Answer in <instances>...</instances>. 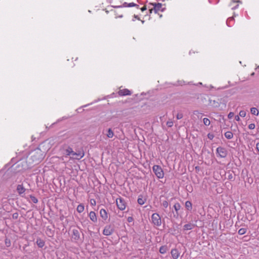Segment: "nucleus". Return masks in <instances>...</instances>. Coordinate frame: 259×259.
Instances as JSON below:
<instances>
[{
    "label": "nucleus",
    "instance_id": "1",
    "mask_svg": "<svg viewBox=\"0 0 259 259\" xmlns=\"http://www.w3.org/2000/svg\"><path fill=\"white\" fill-rule=\"evenodd\" d=\"M44 153L39 148L30 153V157L27 160L29 163L36 165L40 163L44 158Z\"/></svg>",
    "mask_w": 259,
    "mask_h": 259
},
{
    "label": "nucleus",
    "instance_id": "2",
    "mask_svg": "<svg viewBox=\"0 0 259 259\" xmlns=\"http://www.w3.org/2000/svg\"><path fill=\"white\" fill-rule=\"evenodd\" d=\"M152 169L155 176L158 179H162L164 177V172L161 167L158 165H154Z\"/></svg>",
    "mask_w": 259,
    "mask_h": 259
},
{
    "label": "nucleus",
    "instance_id": "3",
    "mask_svg": "<svg viewBox=\"0 0 259 259\" xmlns=\"http://www.w3.org/2000/svg\"><path fill=\"white\" fill-rule=\"evenodd\" d=\"M216 154L218 157L226 158L228 155V151L226 148L220 146L216 149Z\"/></svg>",
    "mask_w": 259,
    "mask_h": 259
},
{
    "label": "nucleus",
    "instance_id": "4",
    "mask_svg": "<svg viewBox=\"0 0 259 259\" xmlns=\"http://www.w3.org/2000/svg\"><path fill=\"white\" fill-rule=\"evenodd\" d=\"M115 231V227L114 225L109 224L104 227L103 231V235L105 236H109L112 234Z\"/></svg>",
    "mask_w": 259,
    "mask_h": 259
},
{
    "label": "nucleus",
    "instance_id": "5",
    "mask_svg": "<svg viewBox=\"0 0 259 259\" xmlns=\"http://www.w3.org/2000/svg\"><path fill=\"white\" fill-rule=\"evenodd\" d=\"M152 223L154 225L160 226L161 225V219L159 214L157 213H153L151 216Z\"/></svg>",
    "mask_w": 259,
    "mask_h": 259
},
{
    "label": "nucleus",
    "instance_id": "6",
    "mask_svg": "<svg viewBox=\"0 0 259 259\" xmlns=\"http://www.w3.org/2000/svg\"><path fill=\"white\" fill-rule=\"evenodd\" d=\"M116 202L117 206L119 209L120 210H123L125 209L126 203L123 198L119 197L118 198H117Z\"/></svg>",
    "mask_w": 259,
    "mask_h": 259
},
{
    "label": "nucleus",
    "instance_id": "7",
    "mask_svg": "<svg viewBox=\"0 0 259 259\" xmlns=\"http://www.w3.org/2000/svg\"><path fill=\"white\" fill-rule=\"evenodd\" d=\"M71 238L75 242H77L79 241H82V240L80 238L79 232L77 229H74L72 230Z\"/></svg>",
    "mask_w": 259,
    "mask_h": 259
},
{
    "label": "nucleus",
    "instance_id": "8",
    "mask_svg": "<svg viewBox=\"0 0 259 259\" xmlns=\"http://www.w3.org/2000/svg\"><path fill=\"white\" fill-rule=\"evenodd\" d=\"M114 8H120L122 7H135L137 9H139V5L135 4L134 3H127L126 2H124L122 5L120 6H112Z\"/></svg>",
    "mask_w": 259,
    "mask_h": 259
},
{
    "label": "nucleus",
    "instance_id": "9",
    "mask_svg": "<svg viewBox=\"0 0 259 259\" xmlns=\"http://www.w3.org/2000/svg\"><path fill=\"white\" fill-rule=\"evenodd\" d=\"M84 155L83 151L79 150L77 152H73L71 157L73 159L79 160L82 158Z\"/></svg>",
    "mask_w": 259,
    "mask_h": 259
},
{
    "label": "nucleus",
    "instance_id": "10",
    "mask_svg": "<svg viewBox=\"0 0 259 259\" xmlns=\"http://www.w3.org/2000/svg\"><path fill=\"white\" fill-rule=\"evenodd\" d=\"M100 216L104 221H106L108 218V213L107 211L104 209L102 208L100 210Z\"/></svg>",
    "mask_w": 259,
    "mask_h": 259
},
{
    "label": "nucleus",
    "instance_id": "11",
    "mask_svg": "<svg viewBox=\"0 0 259 259\" xmlns=\"http://www.w3.org/2000/svg\"><path fill=\"white\" fill-rule=\"evenodd\" d=\"M16 190L18 194L22 196L26 189L25 188L23 184H19L17 185Z\"/></svg>",
    "mask_w": 259,
    "mask_h": 259
},
{
    "label": "nucleus",
    "instance_id": "12",
    "mask_svg": "<svg viewBox=\"0 0 259 259\" xmlns=\"http://www.w3.org/2000/svg\"><path fill=\"white\" fill-rule=\"evenodd\" d=\"M221 103L219 102V99L217 100H213L211 99H209V103L208 105L210 106H212L214 108H218L220 107Z\"/></svg>",
    "mask_w": 259,
    "mask_h": 259
},
{
    "label": "nucleus",
    "instance_id": "13",
    "mask_svg": "<svg viewBox=\"0 0 259 259\" xmlns=\"http://www.w3.org/2000/svg\"><path fill=\"white\" fill-rule=\"evenodd\" d=\"M63 149L64 150V154L66 155L67 156L71 155L72 156L74 152L72 148H71L70 146H68L65 145L63 146Z\"/></svg>",
    "mask_w": 259,
    "mask_h": 259
},
{
    "label": "nucleus",
    "instance_id": "14",
    "mask_svg": "<svg viewBox=\"0 0 259 259\" xmlns=\"http://www.w3.org/2000/svg\"><path fill=\"white\" fill-rule=\"evenodd\" d=\"M118 94L120 96H129L132 94V92L127 89H124L122 90H120Z\"/></svg>",
    "mask_w": 259,
    "mask_h": 259
},
{
    "label": "nucleus",
    "instance_id": "15",
    "mask_svg": "<svg viewBox=\"0 0 259 259\" xmlns=\"http://www.w3.org/2000/svg\"><path fill=\"white\" fill-rule=\"evenodd\" d=\"M150 5L153 6V11L155 13H157L159 11H160V9L162 7V4L158 3H150Z\"/></svg>",
    "mask_w": 259,
    "mask_h": 259
},
{
    "label": "nucleus",
    "instance_id": "16",
    "mask_svg": "<svg viewBox=\"0 0 259 259\" xmlns=\"http://www.w3.org/2000/svg\"><path fill=\"white\" fill-rule=\"evenodd\" d=\"M89 217L91 221H92L93 223H96L98 222L97 216L96 213L93 211H91L89 214Z\"/></svg>",
    "mask_w": 259,
    "mask_h": 259
},
{
    "label": "nucleus",
    "instance_id": "17",
    "mask_svg": "<svg viewBox=\"0 0 259 259\" xmlns=\"http://www.w3.org/2000/svg\"><path fill=\"white\" fill-rule=\"evenodd\" d=\"M170 253H171L172 257L174 259H177L180 255V252H179V250H178V249H177L176 248L172 249L171 250Z\"/></svg>",
    "mask_w": 259,
    "mask_h": 259
},
{
    "label": "nucleus",
    "instance_id": "18",
    "mask_svg": "<svg viewBox=\"0 0 259 259\" xmlns=\"http://www.w3.org/2000/svg\"><path fill=\"white\" fill-rule=\"evenodd\" d=\"M196 225L191 223L185 224L183 226V229L184 231L191 230L196 227Z\"/></svg>",
    "mask_w": 259,
    "mask_h": 259
},
{
    "label": "nucleus",
    "instance_id": "19",
    "mask_svg": "<svg viewBox=\"0 0 259 259\" xmlns=\"http://www.w3.org/2000/svg\"><path fill=\"white\" fill-rule=\"evenodd\" d=\"M146 201V198H144L142 195H140L138 197L137 202L139 204L142 205L144 204Z\"/></svg>",
    "mask_w": 259,
    "mask_h": 259
},
{
    "label": "nucleus",
    "instance_id": "20",
    "mask_svg": "<svg viewBox=\"0 0 259 259\" xmlns=\"http://www.w3.org/2000/svg\"><path fill=\"white\" fill-rule=\"evenodd\" d=\"M36 243L39 248H42L45 244V242L40 238L36 239Z\"/></svg>",
    "mask_w": 259,
    "mask_h": 259
},
{
    "label": "nucleus",
    "instance_id": "21",
    "mask_svg": "<svg viewBox=\"0 0 259 259\" xmlns=\"http://www.w3.org/2000/svg\"><path fill=\"white\" fill-rule=\"evenodd\" d=\"M185 207L188 211H191L192 209V204L190 201H187L185 202Z\"/></svg>",
    "mask_w": 259,
    "mask_h": 259
},
{
    "label": "nucleus",
    "instance_id": "22",
    "mask_svg": "<svg viewBox=\"0 0 259 259\" xmlns=\"http://www.w3.org/2000/svg\"><path fill=\"white\" fill-rule=\"evenodd\" d=\"M174 208L176 212V215H177V217H178L179 215L178 211L181 209V206L179 202H177V203H176L175 204V205H174Z\"/></svg>",
    "mask_w": 259,
    "mask_h": 259
},
{
    "label": "nucleus",
    "instance_id": "23",
    "mask_svg": "<svg viewBox=\"0 0 259 259\" xmlns=\"http://www.w3.org/2000/svg\"><path fill=\"white\" fill-rule=\"evenodd\" d=\"M168 250V247L167 245H162L159 248V252L161 254L165 253Z\"/></svg>",
    "mask_w": 259,
    "mask_h": 259
},
{
    "label": "nucleus",
    "instance_id": "24",
    "mask_svg": "<svg viewBox=\"0 0 259 259\" xmlns=\"http://www.w3.org/2000/svg\"><path fill=\"white\" fill-rule=\"evenodd\" d=\"M46 234L50 237H53L54 235V231L49 227H47L46 229Z\"/></svg>",
    "mask_w": 259,
    "mask_h": 259
},
{
    "label": "nucleus",
    "instance_id": "25",
    "mask_svg": "<svg viewBox=\"0 0 259 259\" xmlns=\"http://www.w3.org/2000/svg\"><path fill=\"white\" fill-rule=\"evenodd\" d=\"M30 200H28L30 202H32L34 203H37L38 202V199L36 197L32 195H29L28 196Z\"/></svg>",
    "mask_w": 259,
    "mask_h": 259
},
{
    "label": "nucleus",
    "instance_id": "26",
    "mask_svg": "<svg viewBox=\"0 0 259 259\" xmlns=\"http://www.w3.org/2000/svg\"><path fill=\"white\" fill-rule=\"evenodd\" d=\"M250 112L252 115L258 116L259 114V111L255 107H252L250 108Z\"/></svg>",
    "mask_w": 259,
    "mask_h": 259
},
{
    "label": "nucleus",
    "instance_id": "27",
    "mask_svg": "<svg viewBox=\"0 0 259 259\" xmlns=\"http://www.w3.org/2000/svg\"><path fill=\"white\" fill-rule=\"evenodd\" d=\"M224 135L225 138L229 140L232 139L233 137V134L231 131L226 132Z\"/></svg>",
    "mask_w": 259,
    "mask_h": 259
},
{
    "label": "nucleus",
    "instance_id": "28",
    "mask_svg": "<svg viewBox=\"0 0 259 259\" xmlns=\"http://www.w3.org/2000/svg\"><path fill=\"white\" fill-rule=\"evenodd\" d=\"M84 209V206L83 204H82V203L79 204L77 206V208H76V210L78 213H81L83 211Z\"/></svg>",
    "mask_w": 259,
    "mask_h": 259
},
{
    "label": "nucleus",
    "instance_id": "29",
    "mask_svg": "<svg viewBox=\"0 0 259 259\" xmlns=\"http://www.w3.org/2000/svg\"><path fill=\"white\" fill-rule=\"evenodd\" d=\"M114 136V133L112 131V130L111 128H109L107 131V136L109 138H111Z\"/></svg>",
    "mask_w": 259,
    "mask_h": 259
},
{
    "label": "nucleus",
    "instance_id": "30",
    "mask_svg": "<svg viewBox=\"0 0 259 259\" xmlns=\"http://www.w3.org/2000/svg\"><path fill=\"white\" fill-rule=\"evenodd\" d=\"M234 20L233 17L229 18L226 21V24L229 27H231L232 26L231 22V21Z\"/></svg>",
    "mask_w": 259,
    "mask_h": 259
},
{
    "label": "nucleus",
    "instance_id": "31",
    "mask_svg": "<svg viewBox=\"0 0 259 259\" xmlns=\"http://www.w3.org/2000/svg\"><path fill=\"white\" fill-rule=\"evenodd\" d=\"M246 231H247V229H246V228H241V229H240L239 230V231H238V234H239V235H243V234H245V233H246Z\"/></svg>",
    "mask_w": 259,
    "mask_h": 259
},
{
    "label": "nucleus",
    "instance_id": "32",
    "mask_svg": "<svg viewBox=\"0 0 259 259\" xmlns=\"http://www.w3.org/2000/svg\"><path fill=\"white\" fill-rule=\"evenodd\" d=\"M5 243L7 247H10L11 246V242L10 239L6 238L5 240Z\"/></svg>",
    "mask_w": 259,
    "mask_h": 259
},
{
    "label": "nucleus",
    "instance_id": "33",
    "mask_svg": "<svg viewBox=\"0 0 259 259\" xmlns=\"http://www.w3.org/2000/svg\"><path fill=\"white\" fill-rule=\"evenodd\" d=\"M203 123L206 126H208L210 124V121L209 119L207 118H204L203 119Z\"/></svg>",
    "mask_w": 259,
    "mask_h": 259
},
{
    "label": "nucleus",
    "instance_id": "34",
    "mask_svg": "<svg viewBox=\"0 0 259 259\" xmlns=\"http://www.w3.org/2000/svg\"><path fill=\"white\" fill-rule=\"evenodd\" d=\"M239 114L240 116L244 117L246 115V112L244 110H241Z\"/></svg>",
    "mask_w": 259,
    "mask_h": 259
},
{
    "label": "nucleus",
    "instance_id": "35",
    "mask_svg": "<svg viewBox=\"0 0 259 259\" xmlns=\"http://www.w3.org/2000/svg\"><path fill=\"white\" fill-rule=\"evenodd\" d=\"M162 205L165 208H166L168 206V203L167 201L164 200L162 202Z\"/></svg>",
    "mask_w": 259,
    "mask_h": 259
},
{
    "label": "nucleus",
    "instance_id": "36",
    "mask_svg": "<svg viewBox=\"0 0 259 259\" xmlns=\"http://www.w3.org/2000/svg\"><path fill=\"white\" fill-rule=\"evenodd\" d=\"M183 114L182 113H178L176 116L177 119H181L183 118Z\"/></svg>",
    "mask_w": 259,
    "mask_h": 259
},
{
    "label": "nucleus",
    "instance_id": "37",
    "mask_svg": "<svg viewBox=\"0 0 259 259\" xmlns=\"http://www.w3.org/2000/svg\"><path fill=\"white\" fill-rule=\"evenodd\" d=\"M173 124H174V123L172 121H167L166 122V125L168 126V127H172L173 126Z\"/></svg>",
    "mask_w": 259,
    "mask_h": 259
},
{
    "label": "nucleus",
    "instance_id": "38",
    "mask_svg": "<svg viewBox=\"0 0 259 259\" xmlns=\"http://www.w3.org/2000/svg\"><path fill=\"white\" fill-rule=\"evenodd\" d=\"M214 135L213 134H211V133H208L207 134V137L210 140H212L214 138Z\"/></svg>",
    "mask_w": 259,
    "mask_h": 259
},
{
    "label": "nucleus",
    "instance_id": "39",
    "mask_svg": "<svg viewBox=\"0 0 259 259\" xmlns=\"http://www.w3.org/2000/svg\"><path fill=\"white\" fill-rule=\"evenodd\" d=\"M255 127V124H254V123H250L248 125V128L250 130H253V129H254Z\"/></svg>",
    "mask_w": 259,
    "mask_h": 259
},
{
    "label": "nucleus",
    "instance_id": "40",
    "mask_svg": "<svg viewBox=\"0 0 259 259\" xmlns=\"http://www.w3.org/2000/svg\"><path fill=\"white\" fill-rule=\"evenodd\" d=\"M19 214L18 212H15L12 214V218L13 219H17L18 218Z\"/></svg>",
    "mask_w": 259,
    "mask_h": 259
},
{
    "label": "nucleus",
    "instance_id": "41",
    "mask_svg": "<svg viewBox=\"0 0 259 259\" xmlns=\"http://www.w3.org/2000/svg\"><path fill=\"white\" fill-rule=\"evenodd\" d=\"M234 113L232 112H230L228 115V117L229 119H231L232 118H233V117L234 116Z\"/></svg>",
    "mask_w": 259,
    "mask_h": 259
},
{
    "label": "nucleus",
    "instance_id": "42",
    "mask_svg": "<svg viewBox=\"0 0 259 259\" xmlns=\"http://www.w3.org/2000/svg\"><path fill=\"white\" fill-rule=\"evenodd\" d=\"M127 221L128 223H131L133 222L134 218L132 217H128L127 219Z\"/></svg>",
    "mask_w": 259,
    "mask_h": 259
},
{
    "label": "nucleus",
    "instance_id": "43",
    "mask_svg": "<svg viewBox=\"0 0 259 259\" xmlns=\"http://www.w3.org/2000/svg\"><path fill=\"white\" fill-rule=\"evenodd\" d=\"M11 179H12V181L16 182V181H17V179H16V175H12V176H11Z\"/></svg>",
    "mask_w": 259,
    "mask_h": 259
},
{
    "label": "nucleus",
    "instance_id": "44",
    "mask_svg": "<svg viewBox=\"0 0 259 259\" xmlns=\"http://www.w3.org/2000/svg\"><path fill=\"white\" fill-rule=\"evenodd\" d=\"M91 203L92 205H96V201L95 199H93L91 200Z\"/></svg>",
    "mask_w": 259,
    "mask_h": 259
},
{
    "label": "nucleus",
    "instance_id": "45",
    "mask_svg": "<svg viewBox=\"0 0 259 259\" xmlns=\"http://www.w3.org/2000/svg\"><path fill=\"white\" fill-rule=\"evenodd\" d=\"M240 116L239 115H236L235 116V119L236 120V121H239L240 120Z\"/></svg>",
    "mask_w": 259,
    "mask_h": 259
},
{
    "label": "nucleus",
    "instance_id": "46",
    "mask_svg": "<svg viewBox=\"0 0 259 259\" xmlns=\"http://www.w3.org/2000/svg\"><path fill=\"white\" fill-rule=\"evenodd\" d=\"M147 10V7H146V6H144V7H143L142 8H141V10L142 12H143V11H145V10Z\"/></svg>",
    "mask_w": 259,
    "mask_h": 259
},
{
    "label": "nucleus",
    "instance_id": "47",
    "mask_svg": "<svg viewBox=\"0 0 259 259\" xmlns=\"http://www.w3.org/2000/svg\"><path fill=\"white\" fill-rule=\"evenodd\" d=\"M179 84L181 85H183V84L184 83L185 81H183V80H181V81H179Z\"/></svg>",
    "mask_w": 259,
    "mask_h": 259
},
{
    "label": "nucleus",
    "instance_id": "48",
    "mask_svg": "<svg viewBox=\"0 0 259 259\" xmlns=\"http://www.w3.org/2000/svg\"><path fill=\"white\" fill-rule=\"evenodd\" d=\"M256 149H257V151H258V153H259V142L256 143Z\"/></svg>",
    "mask_w": 259,
    "mask_h": 259
},
{
    "label": "nucleus",
    "instance_id": "49",
    "mask_svg": "<svg viewBox=\"0 0 259 259\" xmlns=\"http://www.w3.org/2000/svg\"><path fill=\"white\" fill-rule=\"evenodd\" d=\"M229 180H231L233 179V176L232 174H230L229 176H228V178Z\"/></svg>",
    "mask_w": 259,
    "mask_h": 259
},
{
    "label": "nucleus",
    "instance_id": "50",
    "mask_svg": "<svg viewBox=\"0 0 259 259\" xmlns=\"http://www.w3.org/2000/svg\"><path fill=\"white\" fill-rule=\"evenodd\" d=\"M232 3H241V1H239V0H237V1H235V0H232Z\"/></svg>",
    "mask_w": 259,
    "mask_h": 259
},
{
    "label": "nucleus",
    "instance_id": "51",
    "mask_svg": "<svg viewBox=\"0 0 259 259\" xmlns=\"http://www.w3.org/2000/svg\"><path fill=\"white\" fill-rule=\"evenodd\" d=\"M134 17L138 20H140V18L138 17V15H134Z\"/></svg>",
    "mask_w": 259,
    "mask_h": 259
},
{
    "label": "nucleus",
    "instance_id": "52",
    "mask_svg": "<svg viewBox=\"0 0 259 259\" xmlns=\"http://www.w3.org/2000/svg\"><path fill=\"white\" fill-rule=\"evenodd\" d=\"M238 5H236L235 6L233 7L232 8V10H235V9H236L238 8Z\"/></svg>",
    "mask_w": 259,
    "mask_h": 259
},
{
    "label": "nucleus",
    "instance_id": "53",
    "mask_svg": "<svg viewBox=\"0 0 259 259\" xmlns=\"http://www.w3.org/2000/svg\"><path fill=\"white\" fill-rule=\"evenodd\" d=\"M165 8H162L160 9V11H161V12H164L165 10Z\"/></svg>",
    "mask_w": 259,
    "mask_h": 259
},
{
    "label": "nucleus",
    "instance_id": "54",
    "mask_svg": "<svg viewBox=\"0 0 259 259\" xmlns=\"http://www.w3.org/2000/svg\"><path fill=\"white\" fill-rule=\"evenodd\" d=\"M64 215H62L60 216V220L62 221V220L64 219Z\"/></svg>",
    "mask_w": 259,
    "mask_h": 259
},
{
    "label": "nucleus",
    "instance_id": "55",
    "mask_svg": "<svg viewBox=\"0 0 259 259\" xmlns=\"http://www.w3.org/2000/svg\"><path fill=\"white\" fill-rule=\"evenodd\" d=\"M153 11V8L149 10V13L150 14H151L152 13V11Z\"/></svg>",
    "mask_w": 259,
    "mask_h": 259
},
{
    "label": "nucleus",
    "instance_id": "56",
    "mask_svg": "<svg viewBox=\"0 0 259 259\" xmlns=\"http://www.w3.org/2000/svg\"><path fill=\"white\" fill-rule=\"evenodd\" d=\"M199 168H199V166H196V167H195V169H196V170H199Z\"/></svg>",
    "mask_w": 259,
    "mask_h": 259
},
{
    "label": "nucleus",
    "instance_id": "57",
    "mask_svg": "<svg viewBox=\"0 0 259 259\" xmlns=\"http://www.w3.org/2000/svg\"><path fill=\"white\" fill-rule=\"evenodd\" d=\"M196 113H198V111H194V114H196Z\"/></svg>",
    "mask_w": 259,
    "mask_h": 259
},
{
    "label": "nucleus",
    "instance_id": "58",
    "mask_svg": "<svg viewBox=\"0 0 259 259\" xmlns=\"http://www.w3.org/2000/svg\"><path fill=\"white\" fill-rule=\"evenodd\" d=\"M259 69V66H258L256 68H255V70H257V69Z\"/></svg>",
    "mask_w": 259,
    "mask_h": 259
},
{
    "label": "nucleus",
    "instance_id": "59",
    "mask_svg": "<svg viewBox=\"0 0 259 259\" xmlns=\"http://www.w3.org/2000/svg\"><path fill=\"white\" fill-rule=\"evenodd\" d=\"M118 17H119V18H122V15H119V16H118Z\"/></svg>",
    "mask_w": 259,
    "mask_h": 259
},
{
    "label": "nucleus",
    "instance_id": "60",
    "mask_svg": "<svg viewBox=\"0 0 259 259\" xmlns=\"http://www.w3.org/2000/svg\"><path fill=\"white\" fill-rule=\"evenodd\" d=\"M254 74V72H253L252 73H251V75H253Z\"/></svg>",
    "mask_w": 259,
    "mask_h": 259
},
{
    "label": "nucleus",
    "instance_id": "61",
    "mask_svg": "<svg viewBox=\"0 0 259 259\" xmlns=\"http://www.w3.org/2000/svg\"><path fill=\"white\" fill-rule=\"evenodd\" d=\"M159 17H162V15H159Z\"/></svg>",
    "mask_w": 259,
    "mask_h": 259
},
{
    "label": "nucleus",
    "instance_id": "62",
    "mask_svg": "<svg viewBox=\"0 0 259 259\" xmlns=\"http://www.w3.org/2000/svg\"><path fill=\"white\" fill-rule=\"evenodd\" d=\"M144 22V21H142V23H143Z\"/></svg>",
    "mask_w": 259,
    "mask_h": 259
},
{
    "label": "nucleus",
    "instance_id": "63",
    "mask_svg": "<svg viewBox=\"0 0 259 259\" xmlns=\"http://www.w3.org/2000/svg\"><path fill=\"white\" fill-rule=\"evenodd\" d=\"M199 84H202V83L201 82H199Z\"/></svg>",
    "mask_w": 259,
    "mask_h": 259
}]
</instances>
